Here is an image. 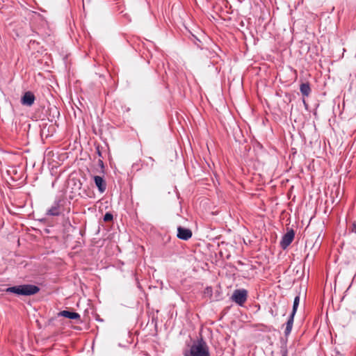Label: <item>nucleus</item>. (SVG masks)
<instances>
[{"label":"nucleus","mask_w":356,"mask_h":356,"mask_svg":"<svg viewBox=\"0 0 356 356\" xmlns=\"http://www.w3.org/2000/svg\"><path fill=\"white\" fill-rule=\"evenodd\" d=\"M248 299V291L241 289L234 291L231 300L239 306H243Z\"/></svg>","instance_id":"3"},{"label":"nucleus","mask_w":356,"mask_h":356,"mask_svg":"<svg viewBox=\"0 0 356 356\" xmlns=\"http://www.w3.org/2000/svg\"><path fill=\"white\" fill-rule=\"evenodd\" d=\"M294 236H295L294 231L292 229L289 230L282 236V240L280 243V247L283 250L286 249L289 246V245L292 243V241H293Z\"/></svg>","instance_id":"4"},{"label":"nucleus","mask_w":356,"mask_h":356,"mask_svg":"<svg viewBox=\"0 0 356 356\" xmlns=\"http://www.w3.org/2000/svg\"><path fill=\"white\" fill-rule=\"evenodd\" d=\"M94 181L95 183V185L98 188L99 191L101 193H103L106 189V181L104 180V179L100 176H95L94 177Z\"/></svg>","instance_id":"9"},{"label":"nucleus","mask_w":356,"mask_h":356,"mask_svg":"<svg viewBox=\"0 0 356 356\" xmlns=\"http://www.w3.org/2000/svg\"><path fill=\"white\" fill-rule=\"evenodd\" d=\"M60 202V200L55 202L51 208L47 211V215L51 216H59L61 213Z\"/></svg>","instance_id":"7"},{"label":"nucleus","mask_w":356,"mask_h":356,"mask_svg":"<svg viewBox=\"0 0 356 356\" xmlns=\"http://www.w3.org/2000/svg\"><path fill=\"white\" fill-rule=\"evenodd\" d=\"M193 233L190 229L183 227L181 226H179L177 227V236L178 238L188 241L192 237Z\"/></svg>","instance_id":"6"},{"label":"nucleus","mask_w":356,"mask_h":356,"mask_svg":"<svg viewBox=\"0 0 356 356\" xmlns=\"http://www.w3.org/2000/svg\"><path fill=\"white\" fill-rule=\"evenodd\" d=\"M31 43L34 44V43H35V41H32V40H31V41H30V42H29V44H31Z\"/></svg>","instance_id":"20"},{"label":"nucleus","mask_w":356,"mask_h":356,"mask_svg":"<svg viewBox=\"0 0 356 356\" xmlns=\"http://www.w3.org/2000/svg\"><path fill=\"white\" fill-rule=\"evenodd\" d=\"M149 162H152V163L154 162V159L152 157H149Z\"/></svg>","instance_id":"18"},{"label":"nucleus","mask_w":356,"mask_h":356,"mask_svg":"<svg viewBox=\"0 0 356 356\" xmlns=\"http://www.w3.org/2000/svg\"><path fill=\"white\" fill-rule=\"evenodd\" d=\"M40 291V288L33 284H24L8 287L6 289L7 292L14 293L22 296H31L37 293Z\"/></svg>","instance_id":"2"},{"label":"nucleus","mask_w":356,"mask_h":356,"mask_svg":"<svg viewBox=\"0 0 356 356\" xmlns=\"http://www.w3.org/2000/svg\"><path fill=\"white\" fill-rule=\"evenodd\" d=\"M58 316H63L70 319L77 320L79 322L81 321V316L79 314L74 312H70L67 310H63L57 314Z\"/></svg>","instance_id":"8"},{"label":"nucleus","mask_w":356,"mask_h":356,"mask_svg":"<svg viewBox=\"0 0 356 356\" xmlns=\"http://www.w3.org/2000/svg\"><path fill=\"white\" fill-rule=\"evenodd\" d=\"M149 162H152V163L154 162V159L152 157H149Z\"/></svg>","instance_id":"17"},{"label":"nucleus","mask_w":356,"mask_h":356,"mask_svg":"<svg viewBox=\"0 0 356 356\" xmlns=\"http://www.w3.org/2000/svg\"><path fill=\"white\" fill-rule=\"evenodd\" d=\"M113 218V215L111 213H106L104 216V220L105 222H109L111 221Z\"/></svg>","instance_id":"13"},{"label":"nucleus","mask_w":356,"mask_h":356,"mask_svg":"<svg viewBox=\"0 0 356 356\" xmlns=\"http://www.w3.org/2000/svg\"><path fill=\"white\" fill-rule=\"evenodd\" d=\"M97 153L99 156H100V157L102 156V153H101V152L99 150V147H97Z\"/></svg>","instance_id":"15"},{"label":"nucleus","mask_w":356,"mask_h":356,"mask_svg":"<svg viewBox=\"0 0 356 356\" xmlns=\"http://www.w3.org/2000/svg\"><path fill=\"white\" fill-rule=\"evenodd\" d=\"M299 303H300V296L298 295L295 297L294 300H293V309H292V312H291V314L293 315L296 314L298 307V305H299Z\"/></svg>","instance_id":"12"},{"label":"nucleus","mask_w":356,"mask_h":356,"mask_svg":"<svg viewBox=\"0 0 356 356\" xmlns=\"http://www.w3.org/2000/svg\"><path fill=\"white\" fill-rule=\"evenodd\" d=\"M300 90L304 97H308L311 92V88L309 83H302L300 86Z\"/></svg>","instance_id":"11"},{"label":"nucleus","mask_w":356,"mask_h":356,"mask_svg":"<svg viewBox=\"0 0 356 356\" xmlns=\"http://www.w3.org/2000/svg\"><path fill=\"white\" fill-rule=\"evenodd\" d=\"M35 100L34 94L31 91H27L24 93L21 97V104L24 106H31Z\"/></svg>","instance_id":"5"},{"label":"nucleus","mask_w":356,"mask_h":356,"mask_svg":"<svg viewBox=\"0 0 356 356\" xmlns=\"http://www.w3.org/2000/svg\"><path fill=\"white\" fill-rule=\"evenodd\" d=\"M350 232L356 234V221L353 222L350 227Z\"/></svg>","instance_id":"14"},{"label":"nucleus","mask_w":356,"mask_h":356,"mask_svg":"<svg viewBox=\"0 0 356 356\" xmlns=\"http://www.w3.org/2000/svg\"><path fill=\"white\" fill-rule=\"evenodd\" d=\"M295 315H293L292 314H290L287 322L286 323V327L284 330V334L285 336H288L292 330L293 325V320H294Z\"/></svg>","instance_id":"10"},{"label":"nucleus","mask_w":356,"mask_h":356,"mask_svg":"<svg viewBox=\"0 0 356 356\" xmlns=\"http://www.w3.org/2000/svg\"><path fill=\"white\" fill-rule=\"evenodd\" d=\"M184 356H209V348L203 339L193 344L189 350L184 351Z\"/></svg>","instance_id":"1"},{"label":"nucleus","mask_w":356,"mask_h":356,"mask_svg":"<svg viewBox=\"0 0 356 356\" xmlns=\"http://www.w3.org/2000/svg\"><path fill=\"white\" fill-rule=\"evenodd\" d=\"M286 355H287V352H286V350H285V351L283 353L282 356H286Z\"/></svg>","instance_id":"19"},{"label":"nucleus","mask_w":356,"mask_h":356,"mask_svg":"<svg viewBox=\"0 0 356 356\" xmlns=\"http://www.w3.org/2000/svg\"><path fill=\"white\" fill-rule=\"evenodd\" d=\"M99 165H101L102 166H103V164H104V163H103V161H102V160H99Z\"/></svg>","instance_id":"16"}]
</instances>
